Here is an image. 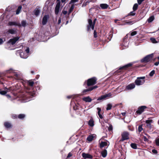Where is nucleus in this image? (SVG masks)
<instances>
[{
	"label": "nucleus",
	"instance_id": "nucleus-12",
	"mask_svg": "<svg viewBox=\"0 0 159 159\" xmlns=\"http://www.w3.org/2000/svg\"><path fill=\"white\" fill-rule=\"evenodd\" d=\"M48 18L49 16L48 15H45L43 17L42 21V24L43 25H44L46 24Z\"/></svg>",
	"mask_w": 159,
	"mask_h": 159
},
{
	"label": "nucleus",
	"instance_id": "nucleus-64",
	"mask_svg": "<svg viewBox=\"0 0 159 159\" xmlns=\"http://www.w3.org/2000/svg\"><path fill=\"white\" fill-rule=\"evenodd\" d=\"M6 96L8 98H10V96L9 95H6Z\"/></svg>",
	"mask_w": 159,
	"mask_h": 159
},
{
	"label": "nucleus",
	"instance_id": "nucleus-3",
	"mask_svg": "<svg viewBox=\"0 0 159 159\" xmlns=\"http://www.w3.org/2000/svg\"><path fill=\"white\" fill-rule=\"evenodd\" d=\"M96 20L95 19L94 20V22L93 23L92 20L91 19H89L88 20L89 25L87 26V30H89L90 28H91L92 30H93L94 29L95 21Z\"/></svg>",
	"mask_w": 159,
	"mask_h": 159
},
{
	"label": "nucleus",
	"instance_id": "nucleus-51",
	"mask_svg": "<svg viewBox=\"0 0 159 159\" xmlns=\"http://www.w3.org/2000/svg\"><path fill=\"white\" fill-rule=\"evenodd\" d=\"M144 0H138V4L139 5H140V4H141L142 2H143Z\"/></svg>",
	"mask_w": 159,
	"mask_h": 159
},
{
	"label": "nucleus",
	"instance_id": "nucleus-61",
	"mask_svg": "<svg viewBox=\"0 0 159 159\" xmlns=\"http://www.w3.org/2000/svg\"><path fill=\"white\" fill-rule=\"evenodd\" d=\"M72 97V95H70V96H67V98H71Z\"/></svg>",
	"mask_w": 159,
	"mask_h": 159
},
{
	"label": "nucleus",
	"instance_id": "nucleus-2",
	"mask_svg": "<svg viewBox=\"0 0 159 159\" xmlns=\"http://www.w3.org/2000/svg\"><path fill=\"white\" fill-rule=\"evenodd\" d=\"M145 77L144 76L138 77L135 81V84L138 86L142 85L145 82Z\"/></svg>",
	"mask_w": 159,
	"mask_h": 159
},
{
	"label": "nucleus",
	"instance_id": "nucleus-6",
	"mask_svg": "<svg viewBox=\"0 0 159 159\" xmlns=\"http://www.w3.org/2000/svg\"><path fill=\"white\" fill-rule=\"evenodd\" d=\"M8 72L13 73L14 75L15 76V78L16 79H19L21 77V75L19 73L15 72L14 70H12L11 69L8 71Z\"/></svg>",
	"mask_w": 159,
	"mask_h": 159
},
{
	"label": "nucleus",
	"instance_id": "nucleus-1",
	"mask_svg": "<svg viewBox=\"0 0 159 159\" xmlns=\"http://www.w3.org/2000/svg\"><path fill=\"white\" fill-rule=\"evenodd\" d=\"M153 57V53L147 55L146 56L142 59L141 61L142 62H148L151 61Z\"/></svg>",
	"mask_w": 159,
	"mask_h": 159
},
{
	"label": "nucleus",
	"instance_id": "nucleus-47",
	"mask_svg": "<svg viewBox=\"0 0 159 159\" xmlns=\"http://www.w3.org/2000/svg\"><path fill=\"white\" fill-rule=\"evenodd\" d=\"M137 32L136 31H134L132 32L131 33V36H134V35H136L137 34Z\"/></svg>",
	"mask_w": 159,
	"mask_h": 159
},
{
	"label": "nucleus",
	"instance_id": "nucleus-40",
	"mask_svg": "<svg viewBox=\"0 0 159 159\" xmlns=\"http://www.w3.org/2000/svg\"><path fill=\"white\" fill-rule=\"evenodd\" d=\"M155 142L156 145L159 146V138L156 139L155 140Z\"/></svg>",
	"mask_w": 159,
	"mask_h": 159
},
{
	"label": "nucleus",
	"instance_id": "nucleus-37",
	"mask_svg": "<svg viewBox=\"0 0 159 159\" xmlns=\"http://www.w3.org/2000/svg\"><path fill=\"white\" fill-rule=\"evenodd\" d=\"M59 8L58 7H55V13L56 15H57L58 14L59 11Z\"/></svg>",
	"mask_w": 159,
	"mask_h": 159
},
{
	"label": "nucleus",
	"instance_id": "nucleus-26",
	"mask_svg": "<svg viewBox=\"0 0 159 159\" xmlns=\"http://www.w3.org/2000/svg\"><path fill=\"white\" fill-rule=\"evenodd\" d=\"M4 126L7 128H10L11 127V124L7 122H6L4 123Z\"/></svg>",
	"mask_w": 159,
	"mask_h": 159
},
{
	"label": "nucleus",
	"instance_id": "nucleus-8",
	"mask_svg": "<svg viewBox=\"0 0 159 159\" xmlns=\"http://www.w3.org/2000/svg\"><path fill=\"white\" fill-rule=\"evenodd\" d=\"M20 37H16L13 39H11L8 42V43L12 45L14 44L19 39Z\"/></svg>",
	"mask_w": 159,
	"mask_h": 159
},
{
	"label": "nucleus",
	"instance_id": "nucleus-18",
	"mask_svg": "<svg viewBox=\"0 0 159 159\" xmlns=\"http://www.w3.org/2000/svg\"><path fill=\"white\" fill-rule=\"evenodd\" d=\"M107 142L106 141L101 142L100 143V147L103 148L107 145Z\"/></svg>",
	"mask_w": 159,
	"mask_h": 159
},
{
	"label": "nucleus",
	"instance_id": "nucleus-4",
	"mask_svg": "<svg viewBox=\"0 0 159 159\" xmlns=\"http://www.w3.org/2000/svg\"><path fill=\"white\" fill-rule=\"evenodd\" d=\"M122 138L120 141H124L125 140L128 139L129 138V134L126 131L124 132L121 134Z\"/></svg>",
	"mask_w": 159,
	"mask_h": 159
},
{
	"label": "nucleus",
	"instance_id": "nucleus-46",
	"mask_svg": "<svg viewBox=\"0 0 159 159\" xmlns=\"http://www.w3.org/2000/svg\"><path fill=\"white\" fill-rule=\"evenodd\" d=\"M60 2H58L56 4V6L55 7L60 8Z\"/></svg>",
	"mask_w": 159,
	"mask_h": 159
},
{
	"label": "nucleus",
	"instance_id": "nucleus-17",
	"mask_svg": "<svg viewBox=\"0 0 159 159\" xmlns=\"http://www.w3.org/2000/svg\"><path fill=\"white\" fill-rule=\"evenodd\" d=\"M89 125L91 127H93L94 125V121L93 119H90L88 122Z\"/></svg>",
	"mask_w": 159,
	"mask_h": 159
},
{
	"label": "nucleus",
	"instance_id": "nucleus-55",
	"mask_svg": "<svg viewBox=\"0 0 159 159\" xmlns=\"http://www.w3.org/2000/svg\"><path fill=\"white\" fill-rule=\"evenodd\" d=\"M72 156V154L70 152L69 153V154L67 156V158L70 157H71Z\"/></svg>",
	"mask_w": 159,
	"mask_h": 159
},
{
	"label": "nucleus",
	"instance_id": "nucleus-21",
	"mask_svg": "<svg viewBox=\"0 0 159 159\" xmlns=\"http://www.w3.org/2000/svg\"><path fill=\"white\" fill-rule=\"evenodd\" d=\"M102 9H105L108 7V5L106 4H101L100 5Z\"/></svg>",
	"mask_w": 159,
	"mask_h": 159
},
{
	"label": "nucleus",
	"instance_id": "nucleus-57",
	"mask_svg": "<svg viewBox=\"0 0 159 159\" xmlns=\"http://www.w3.org/2000/svg\"><path fill=\"white\" fill-rule=\"evenodd\" d=\"M94 36L95 38H96L97 37V33L95 31H94Z\"/></svg>",
	"mask_w": 159,
	"mask_h": 159
},
{
	"label": "nucleus",
	"instance_id": "nucleus-63",
	"mask_svg": "<svg viewBox=\"0 0 159 159\" xmlns=\"http://www.w3.org/2000/svg\"><path fill=\"white\" fill-rule=\"evenodd\" d=\"M13 118L14 119H15L17 118V116L16 115H15V116H13Z\"/></svg>",
	"mask_w": 159,
	"mask_h": 159
},
{
	"label": "nucleus",
	"instance_id": "nucleus-59",
	"mask_svg": "<svg viewBox=\"0 0 159 159\" xmlns=\"http://www.w3.org/2000/svg\"><path fill=\"white\" fill-rule=\"evenodd\" d=\"M159 64V61L157 62H156L154 63V65L156 66H158Z\"/></svg>",
	"mask_w": 159,
	"mask_h": 159
},
{
	"label": "nucleus",
	"instance_id": "nucleus-54",
	"mask_svg": "<svg viewBox=\"0 0 159 159\" xmlns=\"http://www.w3.org/2000/svg\"><path fill=\"white\" fill-rule=\"evenodd\" d=\"M62 13H63V14L65 15H66L67 13V11H65V10H63V11H62Z\"/></svg>",
	"mask_w": 159,
	"mask_h": 159
},
{
	"label": "nucleus",
	"instance_id": "nucleus-31",
	"mask_svg": "<svg viewBox=\"0 0 159 159\" xmlns=\"http://www.w3.org/2000/svg\"><path fill=\"white\" fill-rule=\"evenodd\" d=\"M28 84L31 87H32L34 85V82L32 80H30L28 82Z\"/></svg>",
	"mask_w": 159,
	"mask_h": 159
},
{
	"label": "nucleus",
	"instance_id": "nucleus-5",
	"mask_svg": "<svg viewBox=\"0 0 159 159\" xmlns=\"http://www.w3.org/2000/svg\"><path fill=\"white\" fill-rule=\"evenodd\" d=\"M97 79L95 77L89 79L88 80L87 85L88 86L93 85L96 83Z\"/></svg>",
	"mask_w": 159,
	"mask_h": 159
},
{
	"label": "nucleus",
	"instance_id": "nucleus-62",
	"mask_svg": "<svg viewBox=\"0 0 159 159\" xmlns=\"http://www.w3.org/2000/svg\"><path fill=\"white\" fill-rule=\"evenodd\" d=\"M126 114V112H122L121 113L122 115L124 116Z\"/></svg>",
	"mask_w": 159,
	"mask_h": 159
},
{
	"label": "nucleus",
	"instance_id": "nucleus-58",
	"mask_svg": "<svg viewBox=\"0 0 159 159\" xmlns=\"http://www.w3.org/2000/svg\"><path fill=\"white\" fill-rule=\"evenodd\" d=\"M61 18L60 17L59 18L58 20V24H60L61 23Z\"/></svg>",
	"mask_w": 159,
	"mask_h": 159
},
{
	"label": "nucleus",
	"instance_id": "nucleus-30",
	"mask_svg": "<svg viewBox=\"0 0 159 159\" xmlns=\"http://www.w3.org/2000/svg\"><path fill=\"white\" fill-rule=\"evenodd\" d=\"M112 107V105L111 104L109 103L107 105V107L106 109L107 110H108L111 109Z\"/></svg>",
	"mask_w": 159,
	"mask_h": 159
},
{
	"label": "nucleus",
	"instance_id": "nucleus-29",
	"mask_svg": "<svg viewBox=\"0 0 159 159\" xmlns=\"http://www.w3.org/2000/svg\"><path fill=\"white\" fill-rule=\"evenodd\" d=\"M93 138V135H89L87 138V140L89 141H91Z\"/></svg>",
	"mask_w": 159,
	"mask_h": 159
},
{
	"label": "nucleus",
	"instance_id": "nucleus-48",
	"mask_svg": "<svg viewBox=\"0 0 159 159\" xmlns=\"http://www.w3.org/2000/svg\"><path fill=\"white\" fill-rule=\"evenodd\" d=\"M29 51H30L29 48H27V49L25 50V52L26 53H27V54L28 55V53L29 52Z\"/></svg>",
	"mask_w": 159,
	"mask_h": 159
},
{
	"label": "nucleus",
	"instance_id": "nucleus-13",
	"mask_svg": "<svg viewBox=\"0 0 159 159\" xmlns=\"http://www.w3.org/2000/svg\"><path fill=\"white\" fill-rule=\"evenodd\" d=\"M82 157L84 158L92 159L93 158L92 155L88 153H83L82 154Z\"/></svg>",
	"mask_w": 159,
	"mask_h": 159
},
{
	"label": "nucleus",
	"instance_id": "nucleus-33",
	"mask_svg": "<svg viewBox=\"0 0 159 159\" xmlns=\"http://www.w3.org/2000/svg\"><path fill=\"white\" fill-rule=\"evenodd\" d=\"M138 6V4L137 3H135L133 7V10L134 11H135L137 10Z\"/></svg>",
	"mask_w": 159,
	"mask_h": 159
},
{
	"label": "nucleus",
	"instance_id": "nucleus-35",
	"mask_svg": "<svg viewBox=\"0 0 159 159\" xmlns=\"http://www.w3.org/2000/svg\"><path fill=\"white\" fill-rule=\"evenodd\" d=\"M150 40L153 43H157V42L156 40V39L153 38H150Z\"/></svg>",
	"mask_w": 159,
	"mask_h": 159
},
{
	"label": "nucleus",
	"instance_id": "nucleus-15",
	"mask_svg": "<svg viewBox=\"0 0 159 159\" xmlns=\"http://www.w3.org/2000/svg\"><path fill=\"white\" fill-rule=\"evenodd\" d=\"M82 99L86 102H90L92 100L91 98L89 96L84 97Z\"/></svg>",
	"mask_w": 159,
	"mask_h": 159
},
{
	"label": "nucleus",
	"instance_id": "nucleus-49",
	"mask_svg": "<svg viewBox=\"0 0 159 159\" xmlns=\"http://www.w3.org/2000/svg\"><path fill=\"white\" fill-rule=\"evenodd\" d=\"M98 88V86H97L95 85L93 86V87H90V90L91 91L93 90V89H96Z\"/></svg>",
	"mask_w": 159,
	"mask_h": 159
},
{
	"label": "nucleus",
	"instance_id": "nucleus-38",
	"mask_svg": "<svg viewBox=\"0 0 159 159\" xmlns=\"http://www.w3.org/2000/svg\"><path fill=\"white\" fill-rule=\"evenodd\" d=\"M143 130V129L142 127V125H140L138 127V131L139 133H140Z\"/></svg>",
	"mask_w": 159,
	"mask_h": 159
},
{
	"label": "nucleus",
	"instance_id": "nucleus-42",
	"mask_svg": "<svg viewBox=\"0 0 159 159\" xmlns=\"http://www.w3.org/2000/svg\"><path fill=\"white\" fill-rule=\"evenodd\" d=\"M152 122V120L151 119H149L147 120L145 122L147 124H149V123L151 124Z\"/></svg>",
	"mask_w": 159,
	"mask_h": 159
},
{
	"label": "nucleus",
	"instance_id": "nucleus-16",
	"mask_svg": "<svg viewBox=\"0 0 159 159\" xmlns=\"http://www.w3.org/2000/svg\"><path fill=\"white\" fill-rule=\"evenodd\" d=\"M40 12V9L39 7H37L34 11V14L37 16L39 15Z\"/></svg>",
	"mask_w": 159,
	"mask_h": 159
},
{
	"label": "nucleus",
	"instance_id": "nucleus-7",
	"mask_svg": "<svg viewBox=\"0 0 159 159\" xmlns=\"http://www.w3.org/2000/svg\"><path fill=\"white\" fill-rule=\"evenodd\" d=\"M20 52V51H18L16 52V54H19L20 57L22 58L26 59L27 58L28 55L27 53H26L25 52Z\"/></svg>",
	"mask_w": 159,
	"mask_h": 159
},
{
	"label": "nucleus",
	"instance_id": "nucleus-22",
	"mask_svg": "<svg viewBox=\"0 0 159 159\" xmlns=\"http://www.w3.org/2000/svg\"><path fill=\"white\" fill-rule=\"evenodd\" d=\"M154 19V17L153 16H152L150 17L148 20L147 21L148 23H151L152 21Z\"/></svg>",
	"mask_w": 159,
	"mask_h": 159
},
{
	"label": "nucleus",
	"instance_id": "nucleus-53",
	"mask_svg": "<svg viewBox=\"0 0 159 159\" xmlns=\"http://www.w3.org/2000/svg\"><path fill=\"white\" fill-rule=\"evenodd\" d=\"M152 152L153 153L155 154H157V151L155 149L152 150Z\"/></svg>",
	"mask_w": 159,
	"mask_h": 159
},
{
	"label": "nucleus",
	"instance_id": "nucleus-27",
	"mask_svg": "<svg viewBox=\"0 0 159 159\" xmlns=\"http://www.w3.org/2000/svg\"><path fill=\"white\" fill-rule=\"evenodd\" d=\"M8 92V89H6L4 91H0V94L2 95H4L6 94Z\"/></svg>",
	"mask_w": 159,
	"mask_h": 159
},
{
	"label": "nucleus",
	"instance_id": "nucleus-45",
	"mask_svg": "<svg viewBox=\"0 0 159 159\" xmlns=\"http://www.w3.org/2000/svg\"><path fill=\"white\" fill-rule=\"evenodd\" d=\"M135 14V12H134V11H131L130 12L129 14V16H134Z\"/></svg>",
	"mask_w": 159,
	"mask_h": 159
},
{
	"label": "nucleus",
	"instance_id": "nucleus-39",
	"mask_svg": "<svg viewBox=\"0 0 159 159\" xmlns=\"http://www.w3.org/2000/svg\"><path fill=\"white\" fill-rule=\"evenodd\" d=\"M155 73V71L154 70H152L149 73V75L150 76H152Z\"/></svg>",
	"mask_w": 159,
	"mask_h": 159
},
{
	"label": "nucleus",
	"instance_id": "nucleus-23",
	"mask_svg": "<svg viewBox=\"0 0 159 159\" xmlns=\"http://www.w3.org/2000/svg\"><path fill=\"white\" fill-rule=\"evenodd\" d=\"M131 65H132V64H131L129 63V64H127L126 65H125V66H123L122 67H120V68L119 69L120 70V69H125L127 67H128L131 66Z\"/></svg>",
	"mask_w": 159,
	"mask_h": 159
},
{
	"label": "nucleus",
	"instance_id": "nucleus-36",
	"mask_svg": "<svg viewBox=\"0 0 159 159\" xmlns=\"http://www.w3.org/2000/svg\"><path fill=\"white\" fill-rule=\"evenodd\" d=\"M131 147L134 149H136L137 148V146L136 144L134 143H132L131 144Z\"/></svg>",
	"mask_w": 159,
	"mask_h": 159
},
{
	"label": "nucleus",
	"instance_id": "nucleus-20",
	"mask_svg": "<svg viewBox=\"0 0 159 159\" xmlns=\"http://www.w3.org/2000/svg\"><path fill=\"white\" fill-rule=\"evenodd\" d=\"M102 156L103 157H105L107 156V152L106 150H104L102 151L101 153Z\"/></svg>",
	"mask_w": 159,
	"mask_h": 159
},
{
	"label": "nucleus",
	"instance_id": "nucleus-52",
	"mask_svg": "<svg viewBox=\"0 0 159 159\" xmlns=\"http://www.w3.org/2000/svg\"><path fill=\"white\" fill-rule=\"evenodd\" d=\"M147 126L150 129H151L152 128V125L150 123H149V124H147Z\"/></svg>",
	"mask_w": 159,
	"mask_h": 159
},
{
	"label": "nucleus",
	"instance_id": "nucleus-34",
	"mask_svg": "<svg viewBox=\"0 0 159 159\" xmlns=\"http://www.w3.org/2000/svg\"><path fill=\"white\" fill-rule=\"evenodd\" d=\"M90 90V88H89L88 89H85L82 92V94L84 95L85 93L86 92L91 91Z\"/></svg>",
	"mask_w": 159,
	"mask_h": 159
},
{
	"label": "nucleus",
	"instance_id": "nucleus-50",
	"mask_svg": "<svg viewBox=\"0 0 159 159\" xmlns=\"http://www.w3.org/2000/svg\"><path fill=\"white\" fill-rule=\"evenodd\" d=\"M78 0H71L70 3H74L76 2H78Z\"/></svg>",
	"mask_w": 159,
	"mask_h": 159
},
{
	"label": "nucleus",
	"instance_id": "nucleus-10",
	"mask_svg": "<svg viewBox=\"0 0 159 159\" xmlns=\"http://www.w3.org/2000/svg\"><path fill=\"white\" fill-rule=\"evenodd\" d=\"M146 108V107L145 106H142L139 108L138 111L136 112V113L140 115L144 111V110Z\"/></svg>",
	"mask_w": 159,
	"mask_h": 159
},
{
	"label": "nucleus",
	"instance_id": "nucleus-32",
	"mask_svg": "<svg viewBox=\"0 0 159 159\" xmlns=\"http://www.w3.org/2000/svg\"><path fill=\"white\" fill-rule=\"evenodd\" d=\"M25 117V115L24 114H20L18 116V118L20 119H23Z\"/></svg>",
	"mask_w": 159,
	"mask_h": 159
},
{
	"label": "nucleus",
	"instance_id": "nucleus-28",
	"mask_svg": "<svg viewBox=\"0 0 159 159\" xmlns=\"http://www.w3.org/2000/svg\"><path fill=\"white\" fill-rule=\"evenodd\" d=\"M22 8V7L21 6H19L18 7L16 11V14L18 15L19 14Z\"/></svg>",
	"mask_w": 159,
	"mask_h": 159
},
{
	"label": "nucleus",
	"instance_id": "nucleus-60",
	"mask_svg": "<svg viewBox=\"0 0 159 159\" xmlns=\"http://www.w3.org/2000/svg\"><path fill=\"white\" fill-rule=\"evenodd\" d=\"M31 95L32 96H34V95H35V93H34V92L33 93H31Z\"/></svg>",
	"mask_w": 159,
	"mask_h": 159
},
{
	"label": "nucleus",
	"instance_id": "nucleus-43",
	"mask_svg": "<svg viewBox=\"0 0 159 159\" xmlns=\"http://www.w3.org/2000/svg\"><path fill=\"white\" fill-rule=\"evenodd\" d=\"M21 24L22 26L23 27L25 26L26 25V21L24 20L22 21L21 22Z\"/></svg>",
	"mask_w": 159,
	"mask_h": 159
},
{
	"label": "nucleus",
	"instance_id": "nucleus-11",
	"mask_svg": "<svg viewBox=\"0 0 159 159\" xmlns=\"http://www.w3.org/2000/svg\"><path fill=\"white\" fill-rule=\"evenodd\" d=\"M135 87V85L134 83H132L129 84L126 87V89L127 90H131Z\"/></svg>",
	"mask_w": 159,
	"mask_h": 159
},
{
	"label": "nucleus",
	"instance_id": "nucleus-56",
	"mask_svg": "<svg viewBox=\"0 0 159 159\" xmlns=\"http://www.w3.org/2000/svg\"><path fill=\"white\" fill-rule=\"evenodd\" d=\"M4 42L3 39H0V45L2 44Z\"/></svg>",
	"mask_w": 159,
	"mask_h": 159
},
{
	"label": "nucleus",
	"instance_id": "nucleus-25",
	"mask_svg": "<svg viewBox=\"0 0 159 159\" xmlns=\"http://www.w3.org/2000/svg\"><path fill=\"white\" fill-rule=\"evenodd\" d=\"M136 21H125V24H127L128 25H131L134 23ZM125 24H124L123 25H124Z\"/></svg>",
	"mask_w": 159,
	"mask_h": 159
},
{
	"label": "nucleus",
	"instance_id": "nucleus-44",
	"mask_svg": "<svg viewBox=\"0 0 159 159\" xmlns=\"http://www.w3.org/2000/svg\"><path fill=\"white\" fill-rule=\"evenodd\" d=\"M113 127L111 125H110L109 127H108V130L109 131H111L112 130Z\"/></svg>",
	"mask_w": 159,
	"mask_h": 159
},
{
	"label": "nucleus",
	"instance_id": "nucleus-14",
	"mask_svg": "<svg viewBox=\"0 0 159 159\" xmlns=\"http://www.w3.org/2000/svg\"><path fill=\"white\" fill-rule=\"evenodd\" d=\"M8 24L10 26L15 25L19 26H21L20 23L16 22H9Z\"/></svg>",
	"mask_w": 159,
	"mask_h": 159
},
{
	"label": "nucleus",
	"instance_id": "nucleus-24",
	"mask_svg": "<svg viewBox=\"0 0 159 159\" xmlns=\"http://www.w3.org/2000/svg\"><path fill=\"white\" fill-rule=\"evenodd\" d=\"M97 109V110L98 111V115L99 117L101 119H102V118H103L102 116L100 113V111H101V108H100L98 107Z\"/></svg>",
	"mask_w": 159,
	"mask_h": 159
},
{
	"label": "nucleus",
	"instance_id": "nucleus-19",
	"mask_svg": "<svg viewBox=\"0 0 159 159\" xmlns=\"http://www.w3.org/2000/svg\"><path fill=\"white\" fill-rule=\"evenodd\" d=\"M16 32V30L14 29H9L7 32L8 34H15Z\"/></svg>",
	"mask_w": 159,
	"mask_h": 159
},
{
	"label": "nucleus",
	"instance_id": "nucleus-9",
	"mask_svg": "<svg viewBox=\"0 0 159 159\" xmlns=\"http://www.w3.org/2000/svg\"><path fill=\"white\" fill-rule=\"evenodd\" d=\"M111 93H109L107 94L102 95L101 97H99L98 99V100H102L105 99L107 98L111 97Z\"/></svg>",
	"mask_w": 159,
	"mask_h": 159
},
{
	"label": "nucleus",
	"instance_id": "nucleus-41",
	"mask_svg": "<svg viewBox=\"0 0 159 159\" xmlns=\"http://www.w3.org/2000/svg\"><path fill=\"white\" fill-rule=\"evenodd\" d=\"M74 8V5H72L71 7H70L69 11V13H71L73 10Z\"/></svg>",
	"mask_w": 159,
	"mask_h": 159
}]
</instances>
